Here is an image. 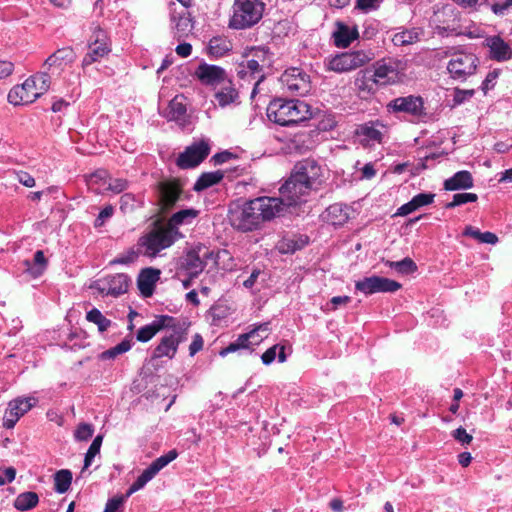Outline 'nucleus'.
Instances as JSON below:
<instances>
[{"label":"nucleus","mask_w":512,"mask_h":512,"mask_svg":"<svg viewBox=\"0 0 512 512\" xmlns=\"http://www.w3.org/2000/svg\"><path fill=\"white\" fill-rule=\"evenodd\" d=\"M280 200L275 197L261 196L229 210V221L233 228L241 232L259 229L264 222L280 216Z\"/></svg>","instance_id":"f257e3e1"},{"label":"nucleus","mask_w":512,"mask_h":512,"mask_svg":"<svg viewBox=\"0 0 512 512\" xmlns=\"http://www.w3.org/2000/svg\"><path fill=\"white\" fill-rule=\"evenodd\" d=\"M310 106L301 100L275 99L267 107V117L281 126H292L310 119Z\"/></svg>","instance_id":"f03ea898"},{"label":"nucleus","mask_w":512,"mask_h":512,"mask_svg":"<svg viewBox=\"0 0 512 512\" xmlns=\"http://www.w3.org/2000/svg\"><path fill=\"white\" fill-rule=\"evenodd\" d=\"M50 87V76L46 72L27 78L21 85L14 86L8 93V101L13 105L31 104Z\"/></svg>","instance_id":"7ed1b4c3"},{"label":"nucleus","mask_w":512,"mask_h":512,"mask_svg":"<svg viewBox=\"0 0 512 512\" xmlns=\"http://www.w3.org/2000/svg\"><path fill=\"white\" fill-rule=\"evenodd\" d=\"M264 9L263 0H234L228 26L236 30L251 28L262 19Z\"/></svg>","instance_id":"20e7f679"},{"label":"nucleus","mask_w":512,"mask_h":512,"mask_svg":"<svg viewBox=\"0 0 512 512\" xmlns=\"http://www.w3.org/2000/svg\"><path fill=\"white\" fill-rule=\"evenodd\" d=\"M181 238L184 235L180 231H173L165 224L140 237L138 246L143 248V255L154 258Z\"/></svg>","instance_id":"39448f33"},{"label":"nucleus","mask_w":512,"mask_h":512,"mask_svg":"<svg viewBox=\"0 0 512 512\" xmlns=\"http://www.w3.org/2000/svg\"><path fill=\"white\" fill-rule=\"evenodd\" d=\"M404 64L398 60H382L373 65V70H366L363 78L372 84L385 86L394 84L404 76Z\"/></svg>","instance_id":"423d86ee"},{"label":"nucleus","mask_w":512,"mask_h":512,"mask_svg":"<svg viewBox=\"0 0 512 512\" xmlns=\"http://www.w3.org/2000/svg\"><path fill=\"white\" fill-rule=\"evenodd\" d=\"M449 55L451 58L447 64V71L453 80L464 82L475 74L479 59L474 53L455 51Z\"/></svg>","instance_id":"0eeeda50"},{"label":"nucleus","mask_w":512,"mask_h":512,"mask_svg":"<svg viewBox=\"0 0 512 512\" xmlns=\"http://www.w3.org/2000/svg\"><path fill=\"white\" fill-rule=\"evenodd\" d=\"M169 330L161 338L159 344L155 347L152 359L167 357L174 358L180 343L187 340V328L180 324L174 318V325L167 327Z\"/></svg>","instance_id":"6e6552de"},{"label":"nucleus","mask_w":512,"mask_h":512,"mask_svg":"<svg viewBox=\"0 0 512 512\" xmlns=\"http://www.w3.org/2000/svg\"><path fill=\"white\" fill-rule=\"evenodd\" d=\"M295 178L300 179L312 192L323 186L326 177L325 169L314 159H303L294 165L292 172Z\"/></svg>","instance_id":"1a4fd4ad"},{"label":"nucleus","mask_w":512,"mask_h":512,"mask_svg":"<svg viewBox=\"0 0 512 512\" xmlns=\"http://www.w3.org/2000/svg\"><path fill=\"white\" fill-rule=\"evenodd\" d=\"M312 191L298 178L291 173L285 183L279 188L281 208L280 215L284 212L285 207L297 206L307 201Z\"/></svg>","instance_id":"9d476101"},{"label":"nucleus","mask_w":512,"mask_h":512,"mask_svg":"<svg viewBox=\"0 0 512 512\" xmlns=\"http://www.w3.org/2000/svg\"><path fill=\"white\" fill-rule=\"evenodd\" d=\"M371 60V57L364 51H352L337 54L327 59L328 70L337 73L349 72L362 67Z\"/></svg>","instance_id":"9b49d317"},{"label":"nucleus","mask_w":512,"mask_h":512,"mask_svg":"<svg viewBox=\"0 0 512 512\" xmlns=\"http://www.w3.org/2000/svg\"><path fill=\"white\" fill-rule=\"evenodd\" d=\"M280 81L286 90L294 95H306L311 90V81L301 68L291 67L281 75Z\"/></svg>","instance_id":"f8f14e48"},{"label":"nucleus","mask_w":512,"mask_h":512,"mask_svg":"<svg viewBox=\"0 0 512 512\" xmlns=\"http://www.w3.org/2000/svg\"><path fill=\"white\" fill-rule=\"evenodd\" d=\"M111 52V46L108 42L107 34L104 30L97 27L93 31L91 41L88 45V52L82 60V66L85 68L94 62L101 60Z\"/></svg>","instance_id":"ddd939ff"},{"label":"nucleus","mask_w":512,"mask_h":512,"mask_svg":"<svg viewBox=\"0 0 512 512\" xmlns=\"http://www.w3.org/2000/svg\"><path fill=\"white\" fill-rule=\"evenodd\" d=\"M387 109L393 113H405L417 118L427 114L423 98L416 95L395 98L387 104Z\"/></svg>","instance_id":"4468645a"},{"label":"nucleus","mask_w":512,"mask_h":512,"mask_svg":"<svg viewBox=\"0 0 512 512\" xmlns=\"http://www.w3.org/2000/svg\"><path fill=\"white\" fill-rule=\"evenodd\" d=\"M176 450H170L167 454L154 460L142 473L135 482L129 487L128 494H133L142 489L150 480H152L158 472L167 466L177 457Z\"/></svg>","instance_id":"2eb2a0df"},{"label":"nucleus","mask_w":512,"mask_h":512,"mask_svg":"<svg viewBox=\"0 0 512 512\" xmlns=\"http://www.w3.org/2000/svg\"><path fill=\"white\" fill-rule=\"evenodd\" d=\"M212 253L204 246H196L188 250L181 262V268L190 278L197 277L205 268L207 259Z\"/></svg>","instance_id":"dca6fc26"},{"label":"nucleus","mask_w":512,"mask_h":512,"mask_svg":"<svg viewBox=\"0 0 512 512\" xmlns=\"http://www.w3.org/2000/svg\"><path fill=\"white\" fill-rule=\"evenodd\" d=\"M37 403L35 397H19L9 402L3 417V427L12 429L18 420Z\"/></svg>","instance_id":"f3484780"},{"label":"nucleus","mask_w":512,"mask_h":512,"mask_svg":"<svg viewBox=\"0 0 512 512\" xmlns=\"http://www.w3.org/2000/svg\"><path fill=\"white\" fill-rule=\"evenodd\" d=\"M355 288L366 295H370L378 292H396L401 288V284L388 278L371 276L357 281Z\"/></svg>","instance_id":"a211bd4d"},{"label":"nucleus","mask_w":512,"mask_h":512,"mask_svg":"<svg viewBox=\"0 0 512 512\" xmlns=\"http://www.w3.org/2000/svg\"><path fill=\"white\" fill-rule=\"evenodd\" d=\"M208 143L200 141L187 147L177 158V165L181 169H189L198 166L209 154Z\"/></svg>","instance_id":"6ab92c4d"},{"label":"nucleus","mask_w":512,"mask_h":512,"mask_svg":"<svg viewBox=\"0 0 512 512\" xmlns=\"http://www.w3.org/2000/svg\"><path fill=\"white\" fill-rule=\"evenodd\" d=\"M130 278L123 273L108 275L96 282L100 293L117 297L127 292Z\"/></svg>","instance_id":"aec40b11"},{"label":"nucleus","mask_w":512,"mask_h":512,"mask_svg":"<svg viewBox=\"0 0 512 512\" xmlns=\"http://www.w3.org/2000/svg\"><path fill=\"white\" fill-rule=\"evenodd\" d=\"M170 16L175 35L182 38L188 35L193 28L192 19L188 9L180 7L178 9L175 2L170 3Z\"/></svg>","instance_id":"412c9836"},{"label":"nucleus","mask_w":512,"mask_h":512,"mask_svg":"<svg viewBox=\"0 0 512 512\" xmlns=\"http://www.w3.org/2000/svg\"><path fill=\"white\" fill-rule=\"evenodd\" d=\"M195 75L205 85H218L226 80V72L219 66L200 64Z\"/></svg>","instance_id":"4be33fe9"},{"label":"nucleus","mask_w":512,"mask_h":512,"mask_svg":"<svg viewBox=\"0 0 512 512\" xmlns=\"http://www.w3.org/2000/svg\"><path fill=\"white\" fill-rule=\"evenodd\" d=\"M174 325V318L168 315L157 317L152 323L141 327L136 334L140 342H147L152 339L160 330Z\"/></svg>","instance_id":"5701e85b"},{"label":"nucleus","mask_w":512,"mask_h":512,"mask_svg":"<svg viewBox=\"0 0 512 512\" xmlns=\"http://www.w3.org/2000/svg\"><path fill=\"white\" fill-rule=\"evenodd\" d=\"M238 75L240 78L251 77V79L256 80L252 90L253 97L256 94L258 85L265 78V70L263 69V64H259L255 58H249L239 65Z\"/></svg>","instance_id":"b1692460"},{"label":"nucleus","mask_w":512,"mask_h":512,"mask_svg":"<svg viewBox=\"0 0 512 512\" xmlns=\"http://www.w3.org/2000/svg\"><path fill=\"white\" fill-rule=\"evenodd\" d=\"M161 271L156 268L148 267L141 270L137 286L144 297H150L154 293L156 283L160 279Z\"/></svg>","instance_id":"393cba45"},{"label":"nucleus","mask_w":512,"mask_h":512,"mask_svg":"<svg viewBox=\"0 0 512 512\" xmlns=\"http://www.w3.org/2000/svg\"><path fill=\"white\" fill-rule=\"evenodd\" d=\"M486 46L490 51V58L499 62L512 58V48L500 36H491L486 39Z\"/></svg>","instance_id":"a878e982"},{"label":"nucleus","mask_w":512,"mask_h":512,"mask_svg":"<svg viewBox=\"0 0 512 512\" xmlns=\"http://www.w3.org/2000/svg\"><path fill=\"white\" fill-rule=\"evenodd\" d=\"M474 180L467 170L456 172L452 177L444 181V189L447 191L466 190L472 188Z\"/></svg>","instance_id":"bb28decb"},{"label":"nucleus","mask_w":512,"mask_h":512,"mask_svg":"<svg viewBox=\"0 0 512 512\" xmlns=\"http://www.w3.org/2000/svg\"><path fill=\"white\" fill-rule=\"evenodd\" d=\"M181 192L180 186L175 182H162L159 184L160 200L166 209L175 205L180 198Z\"/></svg>","instance_id":"cd10ccee"},{"label":"nucleus","mask_w":512,"mask_h":512,"mask_svg":"<svg viewBox=\"0 0 512 512\" xmlns=\"http://www.w3.org/2000/svg\"><path fill=\"white\" fill-rule=\"evenodd\" d=\"M359 36L356 26H349L344 23H337L336 30L333 33L334 43L337 47L345 48Z\"/></svg>","instance_id":"c85d7f7f"},{"label":"nucleus","mask_w":512,"mask_h":512,"mask_svg":"<svg viewBox=\"0 0 512 512\" xmlns=\"http://www.w3.org/2000/svg\"><path fill=\"white\" fill-rule=\"evenodd\" d=\"M198 215L199 211L194 208L182 209L175 212L168 219L166 225L173 231H179L180 226L192 224Z\"/></svg>","instance_id":"c756f323"},{"label":"nucleus","mask_w":512,"mask_h":512,"mask_svg":"<svg viewBox=\"0 0 512 512\" xmlns=\"http://www.w3.org/2000/svg\"><path fill=\"white\" fill-rule=\"evenodd\" d=\"M351 208L342 203H335L326 209V219L334 226L343 225L351 215Z\"/></svg>","instance_id":"7c9ffc66"},{"label":"nucleus","mask_w":512,"mask_h":512,"mask_svg":"<svg viewBox=\"0 0 512 512\" xmlns=\"http://www.w3.org/2000/svg\"><path fill=\"white\" fill-rule=\"evenodd\" d=\"M186 112L187 109L184 96L177 95L169 102L165 116L170 121L181 122L184 121Z\"/></svg>","instance_id":"2f4dec72"},{"label":"nucleus","mask_w":512,"mask_h":512,"mask_svg":"<svg viewBox=\"0 0 512 512\" xmlns=\"http://www.w3.org/2000/svg\"><path fill=\"white\" fill-rule=\"evenodd\" d=\"M75 53L71 47L58 49L50 55L45 61V65L49 67H62L71 64L75 60Z\"/></svg>","instance_id":"473e14b6"},{"label":"nucleus","mask_w":512,"mask_h":512,"mask_svg":"<svg viewBox=\"0 0 512 512\" xmlns=\"http://www.w3.org/2000/svg\"><path fill=\"white\" fill-rule=\"evenodd\" d=\"M308 243V237L302 235H292L283 237L277 247L283 254L294 253L302 249Z\"/></svg>","instance_id":"72a5a7b5"},{"label":"nucleus","mask_w":512,"mask_h":512,"mask_svg":"<svg viewBox=\"0 0 512 512\" xmlns=\"http://www.w3.org/2000/svg\"><path fill=\"white\" fill-rule=\"evenodd\" d=\"M232 49V43L226 37L217 36L210 39L207 50L210 56L219 58Z\"/></svg>","instance_id":"f704fd0d"},{"label":"nucleus","mask_w":512,"mask_h":512,"mask_svg":"<svg viewBox=\"0 0 512 512\" xmlns=\"http://www.w3.org/2000/svg\"><path fill=\"white\" fill-rule=\"evenodd\" d=\"M237 100L238 92L230 82L226 83L215 93V101L222 108L236 103Z\"/></svg>","instance_id":"c9c22d12"},{"label":"nucleus","mask_w":512,"mask_h":512,"mask_svg":"<svg viewBox=\"0 0 512 512\" xmlns=\"http://www.w3.org/2000/svg\"><path fill=\"white\" fill-rule=\"evenodd\" d=\"M421 35L418 28L406 29L394 34L392 41L396 46H405L416 43Z\"/></svg>","instance_id":"e433bc0d"},{"label":"nucleus","mask_w":512,"mask_h":512,"mask_svg":"<svg viewBox=\"0 0 512 512\" xmlns=\"http://www.w3.org/2000/svg\"><path fill=\"white\" fill-rule=\"evenodd\" d=\"M223 177L224 175L220 171L203 173L194 184L193 189L197 192L203 191L219 183Z\"/></svg>","instance_id":"4c0bfd02"},{"label":"nucleus","mask_w":512,"mask_h":512,"mask_svg":"<svg viewBox=\"0 0 512 512\" xmlns=\"http://www.w3.org/2000/svg\"><path fill=\"white\" fill-rule=\"evenodd\" d=\"M39 502L37 493L28 491L19 494L15 501L14 507L19 511H27L35 507Z\"/></svg>","instance_id":"58836bf2"},{"label":"nucleus","mask_w":512,"mask_h":512,"mask_svg":"<svg viewBox=\"0 0 512 512\" xmlns=\"http://www.w3.org/2000/svg\"><path fill=\"white\" fill-rule=\"evenodd\" d=\"M269 334V323L257 325L254 329L247 332L250 346L259 345Z\"/></svg>","instance_id":"ea45409f"},{"label":"nucleus","mask_w":512,"mask_h":512,"mask_svg":"<svg viewBox=\"0 0 512 512\" xmlns=\"http://www.w3.org/2000/svg\"><path fill=\"white\" fill-rule=\"evenodd\" d=\"M86 319L97 325L100 332L106 331L111 326V320L106 318L100 310L93 308L86 314Z\"/></svg>","instance_id":"a19ab883"},{"label":"nucleus","mask_w":512,"mask_h":512,"mask_svg":"<svg viewBox=\"0 0 512 512\" xmlns=\"http://www.w3.org/2000/svg\"><path fill=\"white\" fill-rule=\"evenodd\" d=\"M108 179V172L106 170L99 169L88 177L87 184L91 190L99 192L100 187L108 183Z\"/></svg>","instance_id":"79ce46f5"},{"label":"nucleus","mask_w":512,"mask_h":512,"mask_svg":"<svg viewBox=\"0 0 512 512\" xmlns=\"http://www.w3.org/2000/svg\"><path fill=\"white\" fill-rule=\"evenodd\" d=\"M276 356H278L279 362L282 363V362L286 361V354H285L284 346L279 347L278 345H274V346L270 347L262 354L261 360H262L263 364L270 365L275 360Z\"/></svg>","instance_id":"37998d69"},{"label":"nucleus","mask_w":512,"mask_h":512,"mask_svg":"<svg viewBox=\"0 0 512 512\" xmlns=\"http://www.w3.org/2000/svg\"><path fill=\"white\" fill-rule=\"evenodd\" d=\"M131 346H132L131 341L125 339V340L121 341L119 344H117L116 346H114L106 351H103L99 355V358L101 360L115 359L118 355L129 351L131 349Z\"/></svg>","instance_id":"c03bdc74"},{"label":"nucleus","mask_w":512,"mask_h":512,"mask_svg":"<svg viewBox=\"0 0 512 512\" xmlns=\"http://www.w3.org/2000/svg\"><path fill=\"white\" fill-rule=\"evenodd\" d=\"M143 204L142 198L132 193H125L120 198V209L124 213L132 212Z\"/></svg>","instance_id":"a18cd8bd"},{"label":"nucleus","mask_w":512,"mask_h":512,"mask_svg":"<svg viewBox=\"0 0 512 512\" xmlns=\"http://www.w3.org/2000/svg\"><path fill=\"white\" fill-rule=\"evenodd\" d=\"M250 348H251V346H250V343L248 340L247 333H244V334L239 335L238 338L234 342H231L227 347L223 348L219 352V355L222 357H225L229 353L236 352L240 349H250Z\"/></svg>","instance_id":"49530a36"},{"label":"nucleus","mask_w":512,"mask_h":512,"mask_svg":"<svg viewBox=\"0 0 512 512\" xmlns=\"http://www.w3.org/2000/svg\"><path fill=\"white\" fill-rule=\"evenodd\" d=\"M72 473L69 470H60L55 474V490L58 493H65L70 488Z\"/></svg>","instance_id":"de8ad7c7"},{"label":"nucleus","mask_w":512,"mask_h":512,"mask_svg":"<svg viewBox=\"0 0 512 512\" xmlns=\"http://www.w3.org/2000/svg\"><path fill=\"white\" fill-rule=\"evenodd\" d=\"M356 133L359 136H363L368 141H380L382 133L376 128L373 123H365L360 125Z\"/></svg>","instance_id":"09e8293b"},{"label":"nucleus","mask_w":512,"mask_h":512,"mask_svg":"<svg viewBox=\"0 0 512 512\" xmlns=\"http://www.w3.org/2000/svg\"><path fill=\"white\" fill-rule=\"evenodd\" d=\"M140 254H143V248H140V246H138V248H129L128 250L124 251L123 253L119 254L113 261L112 263L114 264H124V265H127V264H131V263H134Z\"/></svg>","instance_id":"8fccbe9b"},{"label":"nucleus","mask_w":512,"mask_h":512,"mask_svg":"<svg viewBox=\"0 0 512 512\" xmlns=\"http://www.w3.org/2000/svg\"><path fill=\"white\" fill-rule=\"evenodd\" d=\"M387 264L390 268L395 269L397 272L401 274H408L416 270V264L410 258H404L401 261H388Z\"/></svg>","instance_id":"3c124183"},{"label":"nucleus","mask_w":512,"mask_h":512,"mask_svg":"<svg viewBox=\"0 0 512 512\" xmlns=\"http://www.w3.org/2000/svg\"><path fill=\"white\" fill-rule=\"evenodd\" d=\"M251 58H255L259 62V64H263V69H268L271 66V54L269 53L268 49L265 47H257L252 49Z\"/></svg>","instance_id":"603ef678"},{"label":"nucleus","mask_w":512,"mask_h":512,"mask_svg":"<svg viewBox=\"0 0 512 512\" xmlns=\"http://www.w3.org/2000/svg\"><path fill=\"white\" fill-rule=\"evenodd\" d=\"M131 495L127 491L125 495L109 499L105 505L104 512H123V504Z\"/></svg>","instance_id":"864d4df0"},{"label":"nucleus","mask_w":512,"mask_h":512,"mask_svg":"<svg viewBox=\"0 0 512 512\" xmlns=\"http://www.w3.org/2000/svg\"><path fill=\"white\" fill-rule=\"evenodd\" d=\"M478 199L477 194L475 193H457L454 194L453 200L446 204V208L451 209L456 206H460L462 204H466L468 202H476Z\"/></svg>","instance_id":"5fc2aeb1"},{"label":"nucleus","mask_w":512,"mask_h":512,"mask_svg":"<svg viewBox=\"0 0 512 512\" xmlns=\"http://www.w3.org/2000/svg\"><path fill=\"white\" fill-rule=\"evenodd\" d=\"M94 434V427L89 423H80L74 433V437L78 441H87Z\"/></svg>","instance_id":"6e6d98bb"},{"label":"nucleus","mask_w":512,"mask_h":512,"mask_svg":"<svg viewBox=\"0 0 512 512\" xmlns=\"http://www.w3.org/2000/svg\"><path fill=\"white\" fill-rule=\"evenodd\" d=\"M107 184H108V186H107L106 190L112 191L114 193H121L124 190H126L128 187V182L125 179H122V178L112 179L110 176H109Z\"/></svg>","instance_id":"4d7b16f0"},{"label":"nucleus","mask_w":512,"mask_h":512,"mask_svg":"<svg viewBox=\"0 0 512 512\" xmlns=\"http://www.w3.org/2000/svg\"><path fill=\"white\" fill-rule=\"evenodd\" d=\"M114 214V207L112 205L105 206L98 214L95 219L94 226L101 227L105 224V222L110 219Z\"/></svg>","instance_id":"13d9d810"},{"label":"nucleus","mask_w":512,"mask_h":512,"mask_svg":"<svg viewBox=\"0 0 512 512\" xmlns=\"http://www.w3.org/2000/svg\"><path fill=\"white\" fill-rule=\"evenodd\" d=\"M435 195L433 193H419L415 195L412 200L415 203L417 209L427 206L434 201Z\"/></svg>","instance_id":"bf43d9fd"},{"label":"nucleus","mask_w":512,"mask_h":512,"mask_svg":"<svg viewBox=\"0 0 512 512\" xmlns=\"http://www.w3.org/2000/svg\"><path fill=\"white\" fill-rule=\"evenodd\" d=\"M453 438L461 443L462 445H468L471 443L473 437L463 427H459L452 433Z\"/></svg>","instance_id":"052dcab7"},{"label":"nucleus","mask_w":512,"mask_h":512,"mask_svg":"<svg viewBox=\"0 0 512 512\" xmlns=\"http://www.w3.org/2000/svg\"><path fill=\"white\" fill-rule=\"evenodd\" d=\"M474 95V90L455 89L453 102L455 105H460Z\"/></svg>","instance_id":"680f3d73"},{"label":"nucleus","mask_w":512,"mask_h":512,"mask_svg":"<svg viewBox=\"0 0 512 512\" xmlns=\"http://www.w3.org/2000/svg\"><path fill=\"white\" fill-rule=\"evenodd\" d=\"M382 0H357L356 7L362 11L368 12L376 9Z\"/></svg>","instance_id":"e2e57ef3"},{"label":"nucleus","mask_w":512,"mask_h":512,"mask_svg":"<svg viewBox=\"0 0 512 512\" xmlns=\"http://www.w3.org/2000/svg\"><path fill=\"white\" fill-rule=\"evenodd\" d=\"M17 180L26 187H34L35 179L27 172L19 171L16 173Z\"/></svg>","instance_id":"0e129e2a"},{"label":"nucleus","mask_w":512,"mask_h":512,"mask_svg":"<svg viewBox=\"0 0 512 512\" xmlns=\"http://www.w3.org/2000/svg\"><path fill=\"white\" fill-rule=\"evenodd\" d=\"M203 339L200 334H195L192 343L189 346L190 356H194L203 348Z\"/></svg>","instance_id":"69168bd1"},{"label":"nucleus","mask_w":512,"mask_h":512,"mask_svg":"<svg viewBox=\"0 0 512 512\" xmlns=\"http://www.w3.org/2000/svg\"><path fill=\"white\" fill-rule=\"evenodd\" d=\"M417 208L415 206L414 201L411 199L409 202L403 204L397 209V212L395 215L397 216H406L414 211H416Z\"/></svg>","instance_id":"338daca9"},{"label":"nucleus","mask_w":512,"mask_h":512,"mask_svg":"<svg viewBox=\"0 0 512 512\" xmlns=\"http://www.w3.org/2000/svg\"><path fill=\"white\" fill-rule=\"evenodd\" d=\"M14 64L10 61H0V80L12 74Z\"/></svg>","instance_id":"774afa93"}]
</instances>
